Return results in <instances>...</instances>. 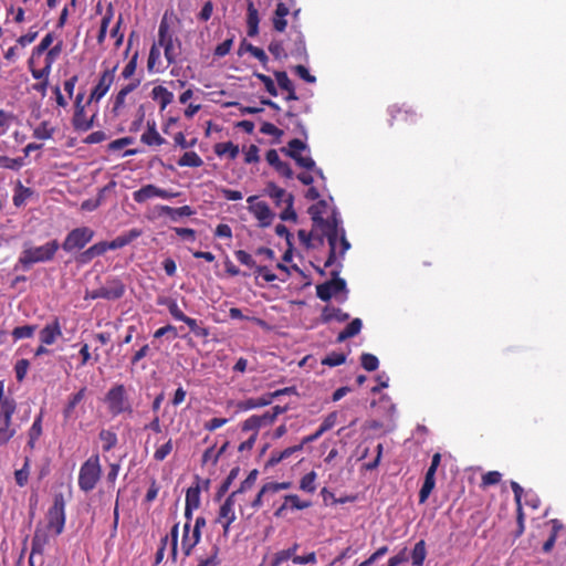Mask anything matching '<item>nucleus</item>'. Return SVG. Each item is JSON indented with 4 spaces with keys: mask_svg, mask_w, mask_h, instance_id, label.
I'll return each instance as SVG.
<instances>
[{
    "mask_svg": "<svg viewBox=\"0 0 566 566\" xmlns=\"http://www.w3.org/2000/svg\"><path fill=\"white\" fill-rule=\"evenodd\" d=\"M176 196L177 193L161 189L153 184L145 185L140 189L133 192V199L137 203H144L155 197L161 199H171Z\"/></svg>",
    "mask_w": 566,
    "mask_h": 566,
    "instance_id": "nucleus-12",
    "label": "nucleus"
},
{
    "mask_svg": "<svg viewBox=\"0 0 566 566\" xmlns=\"http://www.w3.org/2000/svg\"><path fill=\"white\" fill-rule=\"evenodd\" d=\"M104 401L112 417L133 412L132 405L126 394V388L123 384L114 385L106 392Z\"/></svg>",
    "mask_w": 566,
    "mask_h": 566,
    "instance_id": "nucleus-6",
    "label": "nucleus"
},
{
    "mask_svg": "<svg viewBox=\"0 0 566 566\" xmlns=\"http://www.w3.org/2000/svg\"><path fill=\"white\" fill-rule=\"evenodd\" d=\"M102 475V467L98 454H92L80 468L78 488L83 492H91L95 489Z\"/></svg>",
    "mask_w": 566,
    "mask_h": 566,
    "instance_id": "nucleus-5",
    "label": "nucleus"
},
{
    "mask_svg": "<svg viewBox=\"0 0 566 566\" xmlns=\"http://www.w3.org/2000/svg\"><path fill=\"white\" fill-rule=\"evenodd\" d=\"M502 474L499 471H489L482 475L481 488L486 489L501 482Z\"/></svg>",
    "mask_w": 566,
    "mask_h": 566,
    "instance_id": "nucleus-56",
    "label": "nucleus"
},
{
    "mask_svg": "<svg viewBox=\"0 0 566 566\" xmlns=\"http://www.w3.org/2000/svg\"><path fill=\"white\" fill-rule=\"evenodd\" d=\"M102 290L104 293L101 295H104L105 300H118L125 293V285L119 279H112L102 286Z\"/></svg>",
    "mask_w": 566,
    "mask_h": 566,
    "instance_id": "nucleus-21",
    "label": "nucleus"
},
{
    "mask_svg": "<svg viewBox=\"0 0 566 566\" xmlns=\"http://www.w3.org/2000/svg\"><path fill=\"white\" fill-rule=\"evenodd\" d=\"M157 304L166 306L170 313V315L176 319L184 322L188 316L180 310L177 304V301L171 297H158Z\"/></svg>",
    "mask_w": 566,
    "mask_h": 566,
    "instance_id": "nucleus-33",
    "label": "nucleus"
},
{
    "mask_svg": "<svg viewBox=\"0 0 566 566\" xmlns=\"http://www.w3.org/2000/svg\"><path fill=\"white\" fill-rule=\"evenodd\" d=\"M28 66L34 80L42 81L49 78L51 71L45 66L35 69L33 59L28 60Z\"/></svg>",
    "mask_w": 566,
    "mask_h": 566,
    "instance_id": "nucleus-60",
    "label": "nucleus"
},
{
    "mask_svg": "<svg viewBox=\"0 0 566 566\" xmlns=\"http://www.w3.org/2000/svg\"><path fill=\"white\" fill-rule=\"evenodd\" d=\"M243 48L245 49L247 52H249L251 55H253L255 59H258L262 63L263 66L266 65L269 59H268V55L265 54L264 50H262L261 48L254 46L251 43L243 42L239 54H241V50Z\"/></svg>",
    "mask_w": 566,
    "mask_h": 566,
    "instance_id": "nucleus-48",
    "label": "nucleus"
},
{
    "mask_svg": "<svg viewBox=\"0 0 566 566\" xmlns=\"http://www.w3.org/2000/svg\"><path fill=\"white\" fill-rule=\"evenodd\" d=\"M192 509H198L200 506V489L199 485L191 486L187 490L186 493V505Z\"/></svg>",
    "mask_w": 566,
    "mask_h": 566,
    "instance_id": "nucleus-49",
    "label": "nucleus"
},
{
    "mask_svg": "<svg viewBox=\"0 0 566 566\" xmlns=\"http://www.w3.org/2000/svg\"><path fill=\"white\" fill-rule=\"evenodd\" d=\"M117 66H114L113 69L105 70L97 82V84L92 90L87 104H91L92 102H98L101 101L111 88L114 77H115V71Z\"/></svg>",
    "mask_w": 566,
    "mask_h": 566,
    "instance_id": "nucleus-13",
    "label": "nucleus"
},
{
    "mask_svg": "<svg viewBox=\"0 0 566 566\" xmlns=\"http://www.w3.org/2000/svg\"><path fill=\"white\" fill-rule=\"evenodd\" d=\"M427 557L426 542L420 539L411 551V563L413 566H422Z\"/></svg>",
    "mask_w": 566,
    "mask_h": 566,
    "instance_id": "nucleus-37",
    "label": "nucleus"
},
{
    "mask_svg": "<svg viewBox=\"0 0 566 566\" xmlns=\"http://www.w3.org/2000/svg\"><path fill=\"white\" fill-rule=\"evenodd\" d=\"M30 464H31V459L29 457H25L22 468L14 472L15 483L20 488H23L28 483L29 475H30Z\"/></svg>",
    "mask_w": 566,
    "mask_h": 566,
    "instance_id": "nucleus-42",
    "label": "nucleus"
},
{
    "mask_svg": "<svg viewBox=\"0 0 566 566\" xmlns=\"http://www.w3.org/2000/svg\"><path fill=\"white\" fill-rule=\"evenodd\" d=\"M346 361V355L343 353L332 352L322 359V365L336 367Z\"/></svg>",
    "mask_w": 566,
    "mask_h": 566,
    "instance_id": "nucleus-52",
    "label": "nucleus"
},
{
    "mask_svg": "<svg viewBox=\"0 0 566 566\" xmlns=\"http://www.w3.org/2000/svg\"><path fill=\"white\" fill-rule=\"evenodd\" d=\"M151 97L158 101L160 109L164 111L174 101L172 92L163 85H157L151 90Z\"/></svg>",
    "mask_w": 566,
    "mask_h": 566,
    "instance_id": "nucleus-30",
    "label": "nucleus"
},
{
    "mask_svg": "<svg viewBox=\"0 0 566 566\" xmlns=\"http://www.w3.org/2000/svg\"><path fill=\"white\" fill-rule=\"evenodd\" d=\"M269 51L277 60L289 56L287 48H284L281 41H272L269 45Z\"/></svg>",
    "mask_w": 566,
    "mask_h": 566,
    "instance_id": "nucleus-57",
    "label": "nucleus"
},
{
    "mask_svg": "<svg viewBox=\"0 0 566 566\" xmlns=\"http://www.w3.org/2000/svg\"><path fill=\"white\" fill-rule=\"evenodd\" d=\"M86 387H82L77 392L69 397L67 403L63 409L64 420H69L73 417L75 407L84 399Z\"/></svg>",
    "mask_w": 566,
    "mask_h": 566,
    "instance_id": "nucleus-32",
    "label": "nucleus"
},
{
    "mask_svg": "<svg viewBox=\"0 0 566 566\" xmlns=\"http://www.w3.org/2000/svg\"><path fill=\"white\" fill-rule=\"evenodd\" d=\"M316 479L317 473L315 471H311L302 476L300 481V490L306 493H314L316 491Z\"/></svg>",
    "mask_w": 566,
    "mask_h": 566,
    "instance_id": "nucleus-44",
    "label": "nucleus"
},
{
    "mask_svg": "<svg viewBox=\"0 0 566 566\" xmlns=\"http://www.w3.org/2000/svg\"><path fill=\"white\" fill-rule=\"evenodd\" d=\"M266 195L274 200V202L279 206L281 202H285L287 197V192L285 189L280 188L274 182H269L265 188Z\"/></svg>",
    "mask_w": 566,
    "mask_h": 566,
    "instance_id": "nucleus-41",
    "label": "nucleus"
},
{
    "mask_svg": "<svg viewBox=\"0 0 566 566\" xmlns=\"http://www.w3.org/2000/svg\"><path fill=\"white\" fill-rule=\"evenodd\" d=\"M158 210L161 214L168 216L172 221H177L181 217H190L195 213L190 206H182L179 208L159 206Z\"/></svg>",
    "mask_w": 566,
    "mask_h": 566,
    "instance_id": "nucleus-29",
    "label": "nucleus"
},
{
    "mask_svg": "<svg viewBox=\"0 0 566 566\" xmlns=\"http://www.w3.org/2000/svg\"><path fill=\"white\" fill-rule=\"evenodd\" d=\"M22 166H24V160L22 157L10 158L8 156L0 155V168L19 170Z\"/></svg>",
    "mask_w": 566,
    "mask_h": 566,
    "instance_id": "nucleus-50",
    "label": "nucleus"
},
{
    "mask_svg": "<svg viewBox=\"0 0 566 566\" xmlns=\"http://www.w3.org/2000/svg\"><path fill=\"white\" fill-rule=\"evenodd\" d=\"M360 364H361V367L365 370L374 371V370H376L378 368L379 360H378V358L375 355L369 354V353H364L360 356Z\"/></svg>",
    "mask_w": 566,
    "mask_h": 566,
    "instance_id": "nucleus-54",
    "label": "nucleus"
},
{
    "mask_svg": "<svg viewBox=\"0 0 566 566\" xmlns=\"http://www.w3.org/2000/svg\"><path fill=\"white\" fill-rule=\"evenodd\" d=\"M62 336V327L57 317L48 323L39 333L40 342L43 345H52Z\"/></svg>",
    "mask_w": 566,
    "mask_h": 566,
    "instance_id": "nucleus-18",
    "label": "nucleus"
},
{
    "mask_svg": "<svg viewBox=\"0 0 566 566\" xmlns=\"http://www.w3.org/2000/svg\"><path fill=\"white\" fill-rule=\"evenodd\" d=\"M140 142L147 146H160L166 140L157 132L155 120H153V122L148 120L147 129L142 134Z\"/></svg>",
    "mask_w": 566,
    "mask_h": 566,
    "instance_id": "nucleus-23",
    "label": "nucleus"
},
{
    "mask_svg": "<svg viewBox=\"0 0 566 566\" xmlns=\"http://www.w3.org/2000/svg\"><path fill=\"white\" fill-rule=\"evenodd\" d=\"M15 410V400L12 397H4V381L0 380V447L8 443L17 432L12 428V416Z\"/></svg>",
    "mask_w": 566,
    "mask_h": 566,
    "instance_id": "nucleus-3",
    "label": "nucleus"
},
{
    "mask_svg": "<svg viewBox=\"0 0 566 566\" xmlns=\"http://www.w3.org/2000/svg\"><path fill=\"white\" fill-rule=\"evenodd\" d=\"M274 76H275V80L277 82V85L287 92V95L285 97L286 101H296L298 99L296 93H295V87L292 83V81L290 80V77L287 76L286 72L284 71H276L274 73Z\"/></svg>",
    "mask_w": 566,
    "mask_h": 566,
    "instance_id": "nucleus-27",
    "label": "nucleus"
},
{
    "mask_svg": "<svg viewBox=\"0 0 566 566\" xmlns=\"http://www.w3.org/2000/svg\"><path fill=\"white\" fill-rule=\"evenodd\" d=\"M94 237V231L87 227L75 228L70 231L62 243L65 252L83 249Z\"/></svg>",
    "mask_w": 566,
    "mask_h": 566,
    "instance_id": "nucleus-10",
    "label": "nucleus"
},
{
    "mask_svg": "<svg viewBox=\"0 0 566 566\" xmlns=\"http://www.w3.org/2000/svg\"><path fill=\"white\" fill-rule=\"evenodd\" d=\"M284 500L290 503V509L292 510H305L312 505L310 501H302L296 494H287L284 496Z\"/></svg>",
    "mask_w": 566,
    "mask_h": 566,
    "instance_id": "nucleus-58",
    "label": "nucleus"
},
{
    "mask_svg": "<svg viewBox=\"0 0 566 566\" xmlns=\"http://www.w3.org/2000/svg\"><path fill=\"white\" fill-rule=\"evenodd\" d=\"M237 492H232L221 504L218 517L216 521H227V523H233L235 521L234 502Z\"/></svg>",
    "mask_w": 566,
    "mask_h": 566,
    "instance_id": "nucleus-20",
    "label": "nucleus"
},
{
    "mask_svg": "<svg viewBox=\"0 0 566 566\" xmlns=\"http://www.w3.org/2000/svg\"><path fill=\"white\" fill-rule=\"evenodd\" d=\"M256 478H258V470H252L248 474V476L241 482L240 488L234 491V492H237V495L252 489V486L254 485V483L256 481Z\"/></svg>",
    "mask_w": 566,
    "mask_h": 566,
    "instance_id": "nucleus-61",
    "label": "nucleus"
},
{
    "mask_svg": "<svg viewBox=\"0 0 566 566\" xmlns=\"http://www.w3.org/2000/svg\"><path fill=\"white\" fill-rule=\"evenodd\" d=\"M349 318V314L343 312L337 307L325 306L321 314V322L324 324L329 323L332 319H336L337 322H346Z\"/></svg>",
    "mask_w": 566,
    "mask_h": 566,
    "instance_id": "nucleus-31",
    "label": "nucleus"
},
{
    "mask_svg": "<svg viewBox=\"0 0 566 566\" xmlns=\"http://www.w3.org/2000/svg\"><path fill=\"white\" fill-rule=\"evenodd\" d=\"M271 403V397L269 396V394H266L258 398H248L245 400L239 401L237 408L240 411H248L251 409L265 407Z\"/></svg>",
    "mask_w": 566,
    "mask_h": 566,
    "instance_id": "nucleus-28",
    "label": "nucleus"
},
{
    "mask_svg": "<svg viewBox=\"0 0 566 566\" xmlns=\"http://www.w3.org/2000/svg\"><path fill=\"white\" fill-rule=\"evenodd\" d=\"M200 539L201 532H198L196 535L191 525H189V523H185L181 537V551L186 557L192 554L193 548L199 544Z\"/></svg>",
    "mask_w": 566,
    "mask_h": 566,
    "instance_id": "nucleus-17",
    "label": "nucleus"
},
{
    "mask_svg": "<svg viewBox=\"0 0 566 566\" xmlns=\"http://www.w3.org/2000/svg\"><path fill=\"white\" fill-rule=\"evenodd\" d=\"M51 536H53L52 531L48 530L46 526H36L31 543L30 563H32V558L35 554L42 555L44 553Z\"/></svg>",
    "mask_w": 566,
    "mask_h": 566,
    "instance_id": "nucleus-15",
    "label": "nucleus"
},
{
    "mask_svg": "<svg viewBox=\"0 0 566 566\" xmlns=\"http://www.w3.org/2000/svg\"><path fill=\"white\" fill-rule=\"evenodd\" d=\"M158 48L164 49V55L168 65L176 64L178 56L181 54V41L175 35L169 23L168 13L166 12L160 20L158 28V40L155 43Z\"/></svg>",
    "mask_w": 566,
    "mask_h": 566,
    "instance_id": "nucleus-2",
    "label": "nucleus"
},
{
    "mask_svg": "<svg viewBox=\"0 0 566 566\" xmlns=\"http://www.w3.org/2000/svg\"><path fill=\"white\" fill-rule=\"evenodd\" d=\"M35 331H36V325L17 326L11 332V336L13 338V342L15 343L20 339L33 337Z\"/></svg>",
    "mask_w": 566,
    "mask_h": 566,
    "instance_id": "nucleus-43",
    "label": "nucleus"
},
{
    "mask_svg": "<svg viewBox=\"0 0 566 566\" xmlns=\"http://www.w3.org/2000/svg\"><path fill=\"white\" fill-rule=\"evenodd\" d=\"M259 11L254 7L252 1H249L248 8H247V25H248V35L253 38L259 34Z\"/></svg>",
    "mask_w": 566,
    "mask_h": 566,
    "instance_id": "nucleus-26",
    "label": "nucleus"
},
{
    "mask_svg": "<svg viewBox=\"0 0 566 566\" xmlns=\"http://www.w3.org/2000/svg\"><path fill=\"white\" fill-rule=\"evenodd\" d=\"M270 424H272V422L270 421V417H268L265 412L262 415H253L243 421L242 431H253L254 433L258 434L260 428Z\"/></svg>",
    "mask_w": 566,
    "mask_h": 566,
    "instance_id": "nucleus-24",
    "label": "nucleus"
},
{
    "mask_svg": "<svg viewBox=\"0 0 566 566\" xmlns=\"http://www.w3.org/2000/svg\"><path fill=\"white\" fill-rule=\"evenodd\" d=\"M342 264L338 263L336 269L332 270L331 275L332 279L316 285V295L322 301H329L333 296H336L338 293H344L345 296L343 297V301L347 298V286L346 281L342 277H339Z\"/></svg>",
    "mask_w": 566,
    "mask_h": 566,
    "instance_id": "nucleus-8",
    "label": "nucleus"
},
{
    "mask_svg": "<svg viewBox=\"0 0 566 566\" xmlns=\"http://www.w3.org/2000/svg\"><path fill=\"white\" fill-rule=\"evenodd\" d=\"M180 167L198 168L203 165L202 158L196 151H186L178 160Z\"/></svg>",
    "mask_w": 566,
    "mask_h": 566,
    "instance_id": "nucleus-38",
    "label": "nucleus"
},
{
    "mask_svg": "<svg viewBox=\"0 0 566 566\" xmlns=\"http://www.w3.org/2000/svg\"><path fill=\"white\" fill-rule=\"evenodd\" d=\"M185 324L188 325V327L190 328L191 333L195 334V336L197 337H208L210 332L207 327H203L201 326L197 319L195 318H191V317H187L185 321H184Z\"/></svg>",
    "mask_w": 566,
    "mask_h": 566,
    "instance_id": "nucleus-51",
    "label": "nucleus"
},
{
    "mask_svg": "<svg viewBox=\"0 0 566 566\" xmlns=\"http://www.w3.org/2000/svg\"><path fill=\"white\" fill-rule=\"evenodd\" d=\"M160 51L157 44H153L149 50L147 69L149 72H160L163 67H160Z\"/></svg>",
    "mask_w": 566,
    "mask_h": 566,
    "instance_id": "nucleus-40",
    "label": "nucleus"
},
{
    "mask_svg": "<svg viewBox=\"0 0 566 566\" xmlns=\"http://www.w3.org/2000/svg\"><path fill=\"white\" fill-rule=\"evenodd\" d=\"M178 536H179V523H176L171 530L170 534L166 535L160 541V546L158 547L155 556V563L158 565L163 562L165 549L167 546V543L170 537V556L174 563L177 562V555H178Z\"/></svg>",
    "mask_w": 566,
    "mask_h": 566,
    "instance_id": "nucleus-14",
    "label": "nucleus"
},
{
    "mask_svg": "<svg viewBox=\"0 0 566 566\" xmlns=\"http://www.w3.org/2000/svg\"><path fill=\"white\" fill-rule=\"evenodd\" d=\"M234 255H235L237 260L243 265H247V266L253 268V269H255V266H258L254 259L252 258V255L244 250L235 251Z\"/></svg>",
    "mask_w": 566,
    "mask_h": 566,
    "instance_id": "nucleus-63",
    "label": "nucleus"
},
{
    "mask_svg": "<svg viewBox=\"0 0 566 566\" xmlns=\"http://www.w3.org/2000/svg\"><path fill=\"white\" fill-rule=\"evenodd\" d=\"M29 365L30 364L28 359H20L15 363L14 373L18 381H22L24 379L29 369Z\"/></svg>",
    "mask_w": 566,
    "mask_h": 566,
    "instance_id": "nucleus-64",
    "label": "nucleus"
},
{
    "mask_svg": "<svg viewBox=\"0 0 566 566\" xmlns=\"http://www.w3.org/2000/svg\"><path fill=\"white\" fill-rule=\"evenodd\" d=\"M325 206L326 202L321 200L318 203L308 208V213L311 214L314 226L321 229V231L326 235L329 245V253L324 263V268H331L336 262L337 253L343 258L350 249V243L346 239L345 230L340 227V220L337 218L336 213H333L331 218H323L322 208Z\"/></svg>",
    "mask_w": 566,
    "mask_h": 566,
    "instance_id": "nucleus-1",
    "label": "nucleus"
},
{
    "mask_svg": "<svg viewBox=\"0 0 566 566\" xmlns=\"http://www.w3.org/2000/svg\"><path fill=\"white\" fill-rule=\"evenodd\" d=\"M99 439L103 441V450L109 451L113 449L117 443V436L113 431L109 430H102L99 432Z\"/></svg>",
    "mask_w": 566,
    "mask_h": 566,
    "instance_id": "nucleus-53",
    "label": "nucleus"
},
{
    "mask_svg": "<svg viewBox=\"0 0 566 566\" xmlns=\"http://www.w3.org/2000/svg\"><path fill=\"white\" fill-rule=\"evenodd\" d=\"M250 211L259 220L261 227L265 228L272 223L274 213L271 211L266 202L258 201L252 203L250 206Z\"/></svg>",
    "mask_w": 566,
    "mask_h": 566,
    "instance_id": "nucleus-19",
    "label": "nucleus"
},
{
    "mask_svg": "<svg viewBox=\"0 0 566 566\" xmlns=\"http://www.w3.org/2000/svg\"><path fill=\"white\" fill-rule=\"evenodd\" d=\"M59 248L60 244L56 240L49 241L41 247L27 248L21 252L18 264L28 270L34 263L51 261Z\"/></svg>",
    "mask_w": 566,
    "mask_h": 566,
    "instance_id": "nucleus-4",
    "label": "nucleus"
},
{
    "mask_svg": "<svg viewBox=\"0 0 566 566\" xmlns=\"http://www.w3.org/2000/svg\"><path fill=\"white\" fill-rule=\"evenodd\" d=\"M94 118H95V115L87 118L86 113H85V107L75 108L74 115L72 118V125L75 130L87 132L93 127Z\"/></svg>",
    "mask_w": 566,
    "mask_h": 566,
    "instance_id": "nucleus-22",
    "label": "nucleus"
},
{
    "mask_svg": "<svg viewBox=\"0 0 566 566\" xmlns=\"http://www.w3.org/2000/svg\"><path fill=\"white\" fill-rule=\"evenodd\" d=\"M254 76L264 84L265 90L270 95L277 96L276 86L270 76L262 73H254Z\"/></svg>",
    "mask_w": 566,
    "mask_h": 566,
    "instance_id": "nucleus-62",
    "label": "nucleus"
},
{
    "mask_svg": "<svg viewBox=\"0 0 566 566\" xmlns=\"http://www.w3.org/2000/svg\"><path fill=\"white\" fill-rule=\"evenodd\" d=\"M294 197L293 195H287L285 199L286 207L285 209L280 213V218L283 221H293L295 222L297 220V214L293 208Z\"/></svg>",
    "mask_w": 566,
    "mask_h": 566,
    "instance_id": "nucleus-47",
    "label": "nucleus"
},
{
    "mask_svg": "<svg viewBox=\"0 0 566 566\" xmlns=\"http://www.w3.org/2000/svg\"><path fill=\"white\" fill-rule=\"evenodd\" d=\"M307 148V145L298 139L294 138L289 142L287 147H283L281 151L289 156L290 158L294 159L295 163L307 170H314L319 177L323 176V171L321 168H316L315 161L310 156H303L301 154L302 150H305Z\"/></svg>",
    "mask_w": 566,
    "mask_h": 566,
    "instance_id": "nucleus-9",
    "label": "nucleus"
},
{
    "mask_svg": "<svg viewBox=\"0 0 566 566\" xmlns=\"http://www.w3.org/2000/svg\"><path fill=\"white\" fill-rule=\"evenodd\" d=\"M214 153L218 156L228 155L230 159H234L239 155V147L232 142L219 143L214 146Z\"/></svg>",
    "mask_w": 566,
    "mask_h": 566,
    "instance_id": "nucleus-39",
    "label": "nucleus"
},
{
    "mask_svg": "<svg viewBox=\"0 0 566 566\" xmlns=\"http://www.w3.org/2000/svg\"><path fill=\"white\" fill-rule=\"evenodd\" d=\"M286 48L289 55L302 61H306L308 59L304 35L294 27L290 31Z\"/></svg>",
    "mask_w": 566,
    "mask_h": 566,
    "instance_id": "nucleus-11",
    "label": "nucleus"
},
{
    "mask_svg": "<svg viewBox=\"0 0 566 566\" xmlns=\"http://www.w3.org/2000/svg\"><path fill=\"white\" fill-rule=\"evenodd\" d=\"M46 527L52 531L53 536H59L63 533L65 526V500L62 493H57L53 497V504L48 510Z\"/></svg>",
    "mask_w": 566,
    "mask_h": 566,
    "instance_id": "nucleus-7",
    "label": "nucleus"
},
{
    "mask_svg": "<svg viewBox=\"0 0 566 566\" xmlns=\"http://www.w3.org/2000/svg\"><path fill=\"white\" fill-rule=\"evenodd\" d=\"M363 322L360 318H354L338 335L337 343H343L348 338L355 337L361 331Z\"/></svg>",
    "mask_w": 566,
    "mask_h": 566,
    "instance_id": "nucleus-35",
    "label": "nucleus"
},
{
    "mask_svg": "<svg viewBox=\"0 0 566 566\" xmlns=\"http://www.w3.org/2000/svg\"><path fill=\"white\" fill-rule=\"evenodd\" d=\"M240 469L238 467L231 469L226 480L220 484L217 491V499H221L230 489L232 482L237 479Z\"/></svg>",
    "mask_w": 566,
    "mask_h": 566,
    "instance_id": "nucleus-46",
    "label": "nucleus"
},
{
    "mask_svg": "<svg viewBox=\"0 0 566 566\" xmlns=\"http://www.w3.org/2000/svg\"><path fill=\"white\" fill-rule=\"evenodd\" d=\"M172 440L168 439L167 442L158 447L154 453V459L158 462L164 461L172 451Z\"/></svg>",
    "mask_w": 566,
    "mask_h": 566,
    "instance_id": "nucleus-59",
    "label": "nucleus"
},
{
    "mask_svg": "<svg viewBox=\"0 0 566 566\" xmlns=\"http://www.w3.org/2000/svg\"><path fill=\"white\" fill-rule=\"evenodd\" d=\"M140 235V231L133 229L128 233L118 235L111 242H106L108 250H117L120 248H124L125 245L129 244L133 240L138 238Z\"/></svg>",
    "mask_w": 566,
    "mask_h": 566,
    "instance_id": "nucleus-34",
    "label": "nucleus"
},
{
    "mask_svg": "<svg viewBox=\"0 0 566 566\" xmlns=\"http://www.w3.org/2000/svg\"><path fill=\"white\" fill-rule=\"evenodd\" d=\"M42 421H43V410H41L40 413L35 417L32 426L28 430L27 447L31 450H33L35 448L36 441L40 439V437L43 433Z\"/></svg>",
    "mask_w": 566,
    "mask_h": 566,
    "instance_id": "nucleus-25",
    "label": "nucleus"
},
{
    "mask_svg": "<svg viewBox=\"0 0 566 566\" xmlns=\"http://www.w3.org/2000/svg\"><path fill=\"white\" fill-rule=\"evenodd\" d=\"M434 475L436 474H432L431 471L426 472L424 481H423V484L419 492V503L420 504H423L428 500L429 495L431 494L432 490L434 489V485H436Z\"/></svg>",
    "mask_w": 566,
    "mask_h": 566,
    "instance_id": "nucleus-36",
    "label": "nucleus"
},
{
    "mask_svg": "<svg viewBox=\"0 0 566 566\" xmlns=\"http://www.w3.org/2000/svg\"><path fill=\"white\" fill-rule=\"evenodd\" d=\"M62 51V42H59L54 46H52L50 50L46 51L45 57H44V66L48 67L50 71L52 69L53 63L57 59V56L61 54Z\"/></svg>",
    "mask_w": 566,
    "mask_h": 566,
    "instance_id": "nucleus-55",
    "label": "nucleus"
},
{
    "mask_svg": "<svg viewBox=\"0 0 566 566\" xmlns=\"http://www.w3.org/2000/svg\"><path fill=\"white\" fill-rule=\"evenodd\" d=\"M54 134V127L49 122H41L33 130V137L36 139H50Z\"/></svg>",
    "mask_w": 566,
    "mask_h": 566,
    "instance_id": "nucleus-45",
    "label": "nucleus"
},
{
    "mask_svg": "<svg viewBox=\"0 0 566 566\" xmlns=\"http://www.w3.org/2000/svg\"><path fill=\"white\" fill-rule=\"evenodd\" d=\"M390 115V125L395 123L415 124L417 122V114L411 108L405 106L392 105L388 109Z\"/></svg>",
    "mask_w": 566,
    "mask_h": 566,
    "instance_id": "nucleus-16",
    "label": "nucleus"
}]
</instances>
